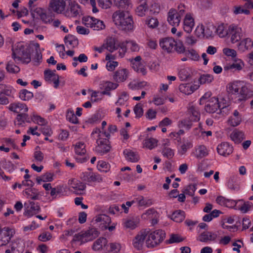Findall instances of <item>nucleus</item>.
<instances>
[{"label":"nucleus","instance_id":"f8f14e48","mask_svg":"<svg viewBox=\"0 0 253 253\" xmlns=\"http://www.w3.org/2000/svg\"><path fill=\"white\" fill-rule=\"evenodd\" d=\"M71 0H50L49 7L53 11L61 14L65 10L67 3Z\"/></svg>","mask_w":253,"mask_h":253},{"label":"nucleus","instance_id":"423d86ee","mask_svg":"<svg viewBox=\"0 0 253 253\" xmlns=\"http://www.w3.org/2000/svg\"><path fill=\"white\" fill-rule=\"evenodd\" d=\"M165 237V231L161 229L147 233L145 245L149 249H153L160 245L163 242Z\"/></svg>","mask_w":253,"mask_h":253},{"label":"nucleus","instance_id":"09e8293b","mask_svg":"<svg viewBox=\"0 0 253 253\" xmlns=\"http://www.w3.org/2000/svg\"><path fill=\"white\" fill-rule=\"evenodd\" d=\"M122 248L121 245L119 243H110L107 244L106 250L108 253H119Z\"/></svg>","mask_w":253,"mask_h":253},{"label":"nucleus","instance_id":"2f4dec72","mask_svg":"<svg viewBox=\"0 0 253 253\" xmlns=\"http://www.w3.org/2000/svg\"><path fill=\"white\" fill-rule=\"evenodd\" d=\"M244 62L241 59H236L232 63L226 64L224 67V70L225 71L231 70L233 71H241L244 67Z\"/></svg>","mask_w":253,"mask_h":253},{"label":"nucleus","instance_id":"58836bf2","mask_svg":"<svg viewBox=\"0 0 253 253\" xmlns=\"http://www.w3.org/2000/svg\"><path fill=\"white\" fill-rule=\"evenodd\" d=\"M193 143L188 140H184L181 145L178 147L177 152L180 156L185 155L187 151L193 147Z\"/></svg>","mask_w":253,"mask_h":253},{"label":"nucleus","instance_id":"c756f323","mask_svg":"<svg viewBox=\"0 0 253 253\" xmlns=\"http://www.w3.org/2000/svg\"><path fill=\"white\" fill-rule=\"evenodd\" d=\"M70 187L73 192L77 195L83 194L85 188V185L83 183L76 179L71 181Z\"/></svg>","mask_w":253,"mask_h":253},{"label":"nucleus","instance_id":"37998d69","mask_svg":"<svg viewBox=\"0 0 253 253\" xmlns=\"http://www.w3.org/2000/svg\"><path fill=\"white\" fill-rule=\"evenodd\" d=\"M228 26L222 23L215 27V33L220 38H223L228 35Z\"/></svg>","mask_w":253,"mask_h":253},{"label":"nucleus","instance_id":"0e129e2a","mask_svg":"<svg viewBox=\"0 0 253 253\" xmlns=\"http://www.w3.org/2000/svg\"><path fill=\"white\" fill-rule=\"evenodd\" d=\"M213 80V77L212 75L206 74L200 76L199 82L200 84H210Z\"/></svg>","mask_w":253,"mask_h":253},{"label":"nucleus","instance_id":"8fccbe9b","mask_svg":"<svg viewBox=\"0 0 253 253\" xmlns=\"http://www.w3.org/2000/svg\"><path fill=\"white\" fill-rule=\"evenodd\" d=\"M64 42L69 48L76 46L78 44V40L73 36L68 35L64 38Z\"/></svg>","mask_w":253,"mask_h":253},{"label":"nucleus","instance_id":"4d7b16f0","mask_svg":"<svg viewBox=\"0 0 253 253\" xmlns=\"http://www.w3.org/2000/svg\"><path fill=\"white\" fill-rule=\"evenodd\" d=\"M215 30V27L212 24H209L204 26V37L209 38L213 37Z\"/></svg>","mask_w":253,"mask_h":253},{"label":"nucleus","instance_id":"c9c22d12","mask_svg":"<svg viewBox=\"0 0 253 253\" xmlns=\"http://www.w3.org/2000/svg\"><path fill=\"white\" fill-rule=\"evenodd\" d=\"M242 121L241 116L239 112L237 110H235L233 115L231 116L228 120V124L233 127L239 126Z\"/></svg>","mask_w":253,"mask_h":253},{"label":"nucleus","instance_id":"0eeeda50","mask_svg":"<svg viewBox=\"0 0 253 253\" xmlns=\"http://www.w3.org/2000/svg\"><path fill=\"white\" fill-rule=\"evenodd\" d=\"M12 57L17 63L28 64L31 60L29 49L21 44H18L13 50Z\"/></svg>","mask_w":253,"mask_h":253},{"label":"nucleus","instance_id":"c03bdc74","mask_svg":"<svg viewBox=\"0 0 253 253\" xmlns=\"http://www.w3.org/2000/svg\"><path fill=\"white\" fill-rule=\"evenodd\" d=\"M158 141L154 138H146L143 143V147L152 150L157 147Z\"/></svg>","mask_w":253,"mask_h":253},{"label":"nucleus","instance_id":"6e6d98bb","mask_svg":"<svg viewBox=\"0 0 253 253\" xmlns=\"http://www.w3.org/2000/svg\"><path fill=\"white\" fill-rule=\"evenodd\" d=\"M129 99L128 94L126 92H122L119 96L117 101L115 102V105L117 106H123L126 105L127 103V100Z\"/></svg>","mask_w":253,"mask_h":253},{"label":"nucleus","instance_id":"a19ab883","mask_svg":"<svg viewBox=\"0 0 253 253\" xmlns=\"http://www.w3.org/2000/svg\"><path fill=\"white\" fill-rule=\"evenodd\" d=\"M209 154L207 147L204 145H200L195 148V156L198 159H202Z\"/></svg>","mask_w":253,"mask_h":253},{"label":"nucleus","instance_id":"9b49d317","mask_svg":"<svg viewBox=\"0 0 253 253\" xmlns=\"http://www.w3.org/2000/svg\"><path fill=\"white\" fill-rule=\"evenodd\" d=\"M83 23L86 27L92 28L93 30H102L105 28V25L102 21L92 17H84Z\"/></svg>","mask_w":253,"mask_h":253},{"label":"nucleus","instance_id":"dca6fc26","mask_svg":"<svg viewBox=\"0 0 253 253\" xmlns=\"http://www.w3.org/2000/svg\"><path fill=\"white\" fill-rule=\"evenodd\" d=\"M69 7L64 11L66 16L69 17H76L81 13V8L80 5L75 1H69Z\"/></svg>","mask_w":253,"mask_h":253},{"label":"nucleus","instance_id":"bf43d9fd","mask_svg":"<svg viewBox=\"0 0 253 253\" xmlns=\"http://www.w3.org/2000/svg\"><path fill=\"white\" fill-rule=\"evenodd\" d=\"M25 122H30V119L28 114L25 113L18 114L16 118V124L18 126H21L24 124Z\"/></svg>","mask_w":253,"mask_h":253},{"label":"nucleus","instance_id":"13d9d810","mask_svg":"<svg viewBox=\"0 0 253 253\" xmlns=\"http://www.w3.org/2000/svg\"><path fill=\"white\" fill-rule=\"evenodd\" d=\"M84 233L88 242L93 240L99 235V232L95 228L89 229L87 231H85Z\"/></svg>","mask_w":253,"mask_h":253},{"label":"nucleus","instance_id":"bb28decb","mask_svg":"<svg viewBox=\"0 0 253 253\" xmlns=\"http://www.w3.org/2000/svg\"><path fill=\"white\" fill-rule=\"evenodd\" d=\"M95 221L97 222H102L104 224L103 227L105 229H108L110 231H112L115 229L116 225L113 223L111 226H109L111 220V218L106 214H100L96 217Z\"/></svg>","mask_w":253,"mask_h":253},{"label":"nucleus","instance_id":"603ef678","mask_svg":"<svg viewBox=\"0 0 253 253\" xmlns=\"http://www.w3.org/2000/svg\"><path fill=\"white\" fill-rule=\"evenodd\" d=\"M54 174L52 172H47L40 177L36 178L37 181L39 184L41 182H51L53 180Z\"/></svg>","mask_w":253,"mask_h":253},{"label":"nucleus","instance_id":"a18cd8bd","mask_svg":"<svg viewBox=\"0 0 253 253\" xmlns=\"http://www.w3.org/2000/svg\"><path fill=\"white\" fill-rule=\"evenodd\" d=\"M148 12V7L145 1H143L136 8V14L140 17L146 15V13Z\"/></svg>","mask_w":253,"mask_h":253},{"label":"nucleus","instance_id":"4c0bfd02","mask_svg":"<svg viewBox=\"0 0 253 253\" xmlns=\"http://www.w3.org/2000/svg\"><path fill=\"white\" fill-rule=\"evenodd\" d=\"M217 237V234L212 232H204L200 234L199 237V240L202 242H208L213 241Z\"/></svg>","mask_w":253,"mask_h":253},{"label":"nucleus","instance_id":"f704fd0d","mask_svg":"<svg viewBox=\"0 0 253 253\" xmlns=\"http://www.w3.org/2000/svg\"><path fill=\"white\" fill-rule=\"evenodd\" d=\"M23 193L25 197L29 199L36 200L40 199V192L38 190L34 188H26Z\"/></svg>","mask_w":253,"mask_h":253},{"label":"nucleus","instance_id":"3c124183","mask_svg":"<svg viewBox=\"0 0 253 253\" xmlns=\"http://www.w3.org/2000/svg\"><path fill=\"white\" fill-rule=\"evenodd\" d=\"M185 212L180 210L175 211L171 215V219L176 222H182L185 219Z\"/></svg>","mask_w":253,"mask_h":253},{"label":"nucleus","instance_id":"39448f33","mask_svg":"<svg viewBox=\"0 0 253 253\" xmlns=\"http://www.w3.org/2000/svg\"><path fill=\"white\" fill-rule=\"evenodd\" d=\"M159 44L162 49L170 53L173 51L181 54L185 52V47L180 40L175 41L172 38H165L160 41Z\"/></svg>","mask_w":253,"mask_h":253},{"label":"nucleus","instance_id":"9d476101","mask_svg":"<svg viewBox=\"0 0 253 253\" xmlns=\"http://www.w3.org/2000/svg\"><path fill=\"white\" fill-rule=\"evenodd\" d=\"M120 49L119 51V56L123 57L127 49L131 51L137 52L139 50V45L134 41H126L119 44Z\"/></svg>","mask_w":253,"mask_h":253},{"label":"nucleus","instance_id":"f257e3e1","mask_svg":"<svg viewBox=\"0 0 253 253\" xmlns=\"http://www.w3.org/2000/svg\"><path fill=\"white\" fill-rule=\"evenodd\" d=\"M92 138L96 140L95 151L98 154L103 155L108 153L111 149L109 139L110 133L107 131H101L98 128L93 129L91 133Z\"/></svg>","mask_w":253,"mask_h":253},{"label":"nucleus","instance_id":"473e14b6","mask_svg":"<svg viewBox=\"0 0 253 253\" xmlns=\"http://www.w3.org/2000/svg\"><path fill=\"white\" fill-rule=\"evenodd\" d=\"M139 223L138 218L132 217L124 219L122 224L125 228L133 230L138 226Z\"/></svg>","mask_w":253,"mask_h":253},{"label":"nucleus","instance_id":"e433bc0d","mask_svg":"<svg viewBox=\"0 0 253 253\" xmlns=\"http://www.w3.org/2000/svg\"><path fill=\"white\" fill-rule=\"evenodd\" d=\"M253 207L252 203L247 201L244 202L242 200H238V204L236 210H240L243 213H247Z\"/></svg>","mask_w":253,"mask_h":253},{"label":"nucleus","instance_id":"774afa93","mask_svg":"<svg viewBox=\"0 0 253 253\" xmlns=\"http://www.w3.org/2000/svg\"><path fill=\"white\" fill-rule=\"evenodd\" d=\"M19 97L21 99L27 101L33 97V93L27 89H22L19 92Z\"/></svg>","mask_w":253,"mask_h":253},{"label":"nucleus","instance_id":"cd10ccee","mask_svg":"<svg viewBox=\"0 0 253 253\" xmlns=\"http://www.w3.org/2000/svg\"><path fill=\"white\" fill-rule=\"evenodd\" d=\"M233 147L227 142H222L217 147L218 153L223 156H227L233 152Z\"/></svg>","mask_w":253,"mask_h":253},{"label":"nucleus","instance_id":"4468645a","mask_svg":"<svg viewBox=\"0 0 253 253\" xmlns=\"http://www.w3.org/2000/svg\"><path fill=\"white\" fill-rule=\"evenodd\" d=\"M15 234V230L9 227H4L0 231V246L7 245Z\"/></svg>","mask_w":253,"mask_h":253},{"label":"nucleus","instance_id":"7c9ffc66","mask_svg":"<svg viewBox=\"0 0 253 253\" xmlns=\"http://www.w3.org/2000/svg\"><path fill=\"white\" fill-rule=\"evenodd\" d=\"M8 109L15 113L20 114L22 113H26L28 111V108L27 105L21 102H14L11 103Z\"/></svg>","mask_w":253,"mask_h":253},{"label":"nucleus","instance_id":"79ce46f5","mask_svg":"<svg viewBox=\"0 0 253 253\" xmlns=\"http://www.w3.org/2000/svg\"><path fill=\"white\" fill-rule=\"evenodd\" d=\"M115 6L120 9L128 10L131 8L132 4L130 0H113Z\"/></svg>","mask_w":253,"mask_h":253},{"label":"nucleus","instance_id":"f03ea898","mask_svg":"<svg viewBox=\"0 0 253 253\" xmlns=\"http://www.w3.org/2000/svg\"><path fill=\"white\" fill-rule=\"evenodd\" d=\"M226 89L230 97L239 102L247 99L248 87L243 81L235 80L227 84Z\"/></svg>","mask_w":253,"mask_h":253},{"label":"nucleus","instance_id":"f3484780","mask_svg":"<svg viewBox=\"0 0 253 253\" xmlns=\"http://www.w3.org/2000/svg\"><path fill=\"white\" fill-rule=\"evenodd\" d=\"M147 238V231L141 230L132 240L133 247L137 250H142Z\"/></svg>","mask_w":253,"mask_h":253},{"label":"nucleus","instance_id":"ddd939ff","mask_svg":"<svg viewBox=\"0 0 253 253\" xmlns=\"http://www.w3.org/2000/svg\"><path fill=\"white\" fill-rule=\"evenodd\" d=\"M130 75L129 70L126 68H119L113 74V79L116 83H123L126 81Z\"/></svg>","mask_w":253,"mask_h":253},{"label":"nucleus","instance_id":"1a4fd4ad","mask_svg":"<svg viewBox=\"0 0 253 253\" xmlns=\"http://www.w3.org/2000/svg\"><path fill=\"white\" fill-rule=\"evenodd\" d=\"M74 151L77 155L76 160L78 163H84L87 161V158L85 156L86 150L84 142L79 141L74 145Z\"/></svg>","mask_w":253,"mask_h":253},{"label":"nucleus","instance_id":"ea45409f","mask_svg":"<svg viewBox=\"0 0 253 253\" xmlns=\"http://www.w3.org/2000/svg\"><path fill=\"white\" fill-rule=\"evenodd\" d=\"M104 45L105 49L111 52L117 49L118 47H120L119 44L116 43L115 39L111 37L106 39Z\"/></svg>","mask_w":253,"mask_h":253},{"label":"nucleus","instance_id":"c85d7f7f","mask_svg":"<svg viewBox=\"0 0 253 253\" xmlns=\"http://www.w3.org/2000/svg\"><path fill=\"white\" fill-rule=\"evenodd\" d=\"M198 84H182L179 86V91L186 95L192 94L199 88Z\"/></svg>","mask_w":253,"mask_h":253},{"label":"nucleus","instance_id":"052dcab7","mask_svg":"<svg viewBox=\"0 0 253 253\" xmlns=\"http://www.w3.org/2000/svg\"><path fill=\"white\" fill-rule=\"evenodd\" d=\"M135 203H137L139 206L148 207L152 205L151 200L145 199L143 196H139L134 199Z\"/></svg>","mask_w":253,"mask_h":253},{"label":"nucleus","instance_id":"680f3d73","mask_svg":"<svg viewBox=\"0 0 253 253\" xmlns=\"http://www.w3.org/2000/svg\"><path fill=\"white\" fill-rule=\"evenodd\" d=\"M193 122L189 119L187 117L178 122V127L179 128H184L187 130H189L192 126V123Z\"/></svg>","mask_w":253,"mask_h":253},{"label":"nucleus","instance_id":"a211bd4d","mask_svg":"<svg viewBox=\"0 0 253 253\" xmlns=\"http://www.w3.org/2000/svg\"><path fill=\"white\" fill-rule=\"evenodd\" d=\"M186 115L193 122L199 121L201 118V114L198 108L191 103L189 104L187 107Z\"/></svg>","mask_w":253,"mask_h":253},{"label":"nucleus","instance_id":"6e6552de","mask_svg":"<svg viewBox=\"0 0 253 253\" xmlns=\"http://www.w3.org/2000/svg\"><path fill=\"white\" fill-rule=\"evenodd\" d=\"M228 35L232 43L239 42L244 35L242 28L239 25L233 24L228 26Z\"/></svg>","mask_w":253,"mask_h":253},{"label":"nucleus","instance_id":"b1692460","mask_svg":"<svg viewBox=\"0 0 253 253\" xmlns=\"http://www.w3.org/2000/svg\"><path fill=\"white\" fill-rule=\"evenodd\" d=\"M56 71H51L50 70H45L44 72V79L46 81L53 82L54 87L57 88L59 84V78L56 73Z\"/></svg>","mask_w":253,"mask_h":253},{"label":"nucleus","instance_id":"aec40b11","mask_svg":"<svg viewBox=\"0 0 253 253\" xmlns=\"http://www.w3.org/2000/svg\"><path fill=\"white\" fill-rule=\"evenodd\" d=\"M50 9H44L39 8L37 9L38 13L41 19L45 24H50L52 22L54 17V14Z\"/></svg>","mask_w":253,"mask_h":253},{"label":"nucleus","instance_id":"5701e85b","mask_svg":"<svg viewBox=\"0 0 253 253\" xmlns=\"http://www.w3.org/2000/svg\"><path fill=\"white\" fill-rule=\"evenodd\" d=\"M167 21L172 26H178L179 25L181 18L177 14L175 9L171 8L168 13Z\"/></svg>","mask_w":253,"mask_h":253},{"label":"nucleus","instance_id":"864d4df0","mask_svg":"<svg viewBox=\"0 0 253 253\" xmlns=\"http://www.w3.org/2000/svg\"><path fill=\"white\" fill-rule=\"evenodd\" d=\"M29 204L30 205V209L27 210L26 211L28 215L32 216L39 212L40 207L38 203L30 202Z\"/></svg>","mask_w":253,"mask_h":253},{"label":"nucleus","instance_id":"49530a36","mask_svg":"<svg viewBox=\"0 0 253 253\" xmlns=\"http://www.w3.org/2000/svg\"><path fill=\"white\" fill-rule=\"evenodd\" d=\"M124 153L126 159L131 162H137L139 159L138 154L131 150L126 149L124 150Z\"/></svg>","mask_w":253,"mask_h":253},{"label":"nucleus","instance_id":"393cba45","mask_svg":"<svg viewBox=\"0 0 253 253\" xmlns=\"http://www.w3.org/2000/svg\"><path fill=\"white\" fill-rule=\"evenodd\" d=\"M195 26L194 19L190 13H187L183 19V28L186 32L190 33Z\"/></svg>","mask_w":253,"mask_h":253},{"label":"nucleus","instance_id":"5fc2aeb1","mask_svg":"<svg viewBox=\"0 0 253 253\" xmlns=\"http://www.w3.org/2000/svg\"><path fill=\"white\" fill-rule=\"evenodd\" d=\"M146 84L145 82H137L134 80L128 84V87L131 90H138L145 86Z\"/></svg>","mask_w":253,"mask_h":253},{"label":"nucleus","instance_id":"a878e982","mask_svg":"<svg viewBox=\"0 0 253 253\" xmlns=\"http://www.w3.org/2000/svg\"><path fill=\"white\" fill-rule=\"evenodd\" d=\"M253 46V41L249 38L241 40L237 45L238 50L241 53L247 52L252 49Z\"/></svg>","mask_w":253,"mask_h":253},{"label":"nucleus","instance_id":"4be33fe9","mask_svg":"<svg viewBox=\"0 0 253 253\" xmlns=\"http://www.w3.org/2000/svg\"><path fill=\"white\" fill-rule=\"evenodd\" d=\"M83 180L89 183L91 182H100L102 181V177L99 174L91 171L83 172L82 175Z\"/></svg>","mask_w":253,"mask_h":253},{"label":"nucleus","instance_id":"e2e57ef3","mask_svg":"<svg viewBox=\"0 0 253 253\" xmlns=\"http://www.w3.org/2000/svg\"><path fill=\"white\" fill-rule=\"evenodd\" d=\"M91 92V101L92 102H97L101 101L103 98V93H102V91L90 90Z\"/></svg>","mask_w":253,"mask_h":253},{"label":"nucleus","instance_id":"72a5a7b5","mask_svg":"<svg viewBox=\"0 0 253 253\" xmlns=\"http://www.w3.org/2000/svg\"><path fill=\"white\" fill-rule=\"evenodd\" d=\"M230 137L235 143L240 144L245 138V136L243 131L235 129L230 133Z\"/></svg>","mask_w":253,"mask_h":253},{"label":"nucleus","instance_id":"7ed1b4c3","mask_svg":"<svg viewBox=\"0 0 253 253\" xmlns=\"http://www.w3.org/2000/svg\"><path fill=\"white\" fill-rule=\"evenodd\" d=\"M112 18L115 24L119 29L126 31L133 30L132 17L128 11L117 10L113 13Z\"/></svg>","mask_w":253,"mask_h":253},{"label":"nucleus","instance_id":"6ab92c4d","mask_svg":"<svg viewBox=\"0 0 253 253\" xmlns=\"http://www.w3.org/2000/svg\"><path fill=\"white\" fill-rule=\"evenodd\" d=\"M119 86L118 84L110 81H102L99 84V89L102 93L111 96V91L115 90Z\"/></svg>","mask_w":253,"mask_h":253},{"label":"nucleus","instance_id":"de8ad7c7","mask_svg":"<svg viewBox=\"0 0 253 253\" xmlns=\"http://www.w3.org/2000/svg\"><path fill=\"white\" fill-rule=\"evenodd\" d=\"M107 243V240L104 238H100L96 240L92 245V249L95 251H98L101 250L103 247H106Z\"/></svg>","mask_w":253,"mask_h":253},{"label":"nucleus","instance_id":"2eb2a0df","mask_svg":"<svg viewBox=\"0 0 253 253\" xmlns=\"http://www.w3.org/2000/svg\"><path fill=\"white\" fill-rule=\"evenodd\" d=\"M140 56H137L134 58L129 59L132 68L137 73L143 75L146 74L147 71L145 66L141 62Z\"/></svg>","mask_w":253,"mask_h":253},{"label":"nucleus","instance_id":"412c9836","mask_svg":"<svg viewBox=\"0 0 253 253\" xmlns=\"http://www.w3.org/2000/svg\"><path fill=\"white\" fill-rule=\"evenodd\" d=\"M170 144V142L168 139H164L162 141V154L164 157L169 159L172 158L174 155V150L169 147Z\"/></svg>","mask_w":253,"mask_h":253},{"label":"nucleus","instance_id":"20e7f679","mask_svg":"<svg viewBox=\"0 0 253 253\" xmlns=\"http://www.w3.org/2000/svg\"><path fill=\"white\" fill-rule=\"evenodd\" d=\"M228 103L224 98L218 99L213 97L210 99L205 106V110L209 113H214L219 110V113L222 115L228 114L229 112Z\"/></svg>","mask_w":253,"mask_h":253},{"label":"nucleus","instance_id":"338daca9","mask_svg":"<svg viewBox=\"0 0 253 253\" xmlns=\"http://www.w3.org/2000/svg\"><path fill=\"white\" fill-rule=\"evenodd\" d=\"M13 91L12 87L10 86H7L3 84H0V93H2L6 96H11Z\"/></svg>","mask_w":253,"mask_h":253},{"label":"nucleus","instance_id":"69168bd1","mask_svg":"<svg viewBox=\"0 0 253 253\" xmlns=\"http://www.w3.org/2000/svg\"><path fill=\"white\" fill-rule=\"evenodd\" d=\"M97 167L98 170L103 172H107L110 169L109 164L103 161H98Z\"/></svg>","mask_w":253,"mask_h":253}]
</instances>
